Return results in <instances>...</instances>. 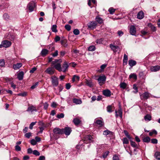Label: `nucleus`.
Instances as JSON below:
<instances>
[{
  "instance_id": "obj_22",
  "label": "nucleus",
  "mask_w": 160,
  "mask_h": 160,
  "mask_svg": "<svg viewBox=\"0 0 160 160\" xmlns=\"http://www.w3.org/2000/svg\"><path fill=\"white\" fill-rule=\"evenodd\" d=\"M128 64L131 67L135 66L136 64V62L135 61L130 60L128 61Z\"/></svg>"
},
{
  "instance_id": "obj_26",
  "label": "nucleus",
  "mask_w": 160,
  "mask_h": 160,
  "mask_svg": "<svg viewBox=\"0 0 160 160\" xmlns=\"http://www.w3.org/2000/svg\"><path fill=\"white\" fill-rule=\"evenodd\" d=\"M48 51L46 49H42L41 52V54L42 56H45L48 53Z\"/></svg>"
},
{
  "instance_id": "obj_16",
  "label": "nucleus",
  "mask_w": 160,
  "mask_h": 160,
  "mask_svg": "<svg viewBox=\"0 0 160 160\" xmlns=\"http://www.w3.org/2000/svg\"><path fill=\"white\" fill-rule=\"evenodd\" d=\"M103 94L106 97H110L111 95V92L109 90H104L103 91Z\"/></svg>"
},
{
  "instance_id": "obj_8",
  "label": "nucleus",
  "mask_w": 160,
  "mask_h": 160,
  "mask_svg": "<svg viewBox=\"0 0 160 160\" xmlns=\"http://www.w3.org/2000/svg\"><path fill=\"white\" fill-rule=\"evenodd\" d=\"M140 96L142 99L146 100L149 97V93L148 92H145L142 94L140 95Z\"/></svg>"
},
{
  "instance_id": "obj_19",
  "label": "nucleus",
  "mask_w": 160,
  "mask_h": 160,
  "mask_svg": "<svg viewBox=\"0 0 160 160\" xmlns=\"http://www.w3.org/2000/svg\"><path fill=\"white\" fill-rule=\"evenodd\" d=\"M54 67L59 72H61L62 71L61 64L60 63H58L54 65Z\"/></svg>"
},
{
  "instance_id": "obj_48",
  "label": "nucleus",
  "mask_w": 160,
  "mask_h": 160,
  "mask_svg": "<svg viewBox=\"0 0 160 160\" xmlns=\"http://www.w3.org/2000/svg\"><path fill=\"white\" fill-rule=\"evenodd\" d=\"M27 95V93L26 92H24L23 93H19L17 94L18 96H22V97H25Z\"/></svg>"
},
{
  "instance_id": "obj_23",
  "label": "nucleus",
  "mask_w": 160,
  "mask_h": 160,
  "mask_svg": "<svg viewBox=\"0 0 160 160\" xmlns=\"http://www.w3.org/2000/svg\"><path fill=\"white\" fill-rule=\"evenodd\" d=\"M130 144H131V146L132 147H133L134 148H137L138 147V144H137L135 142L133 141L131 139H130Z\"/></svg>"
},
{
  "instance_id": "obj_42",
  "label": "nucleus",
  "mask_w": 160,
  "mask_h": 160,
  "mask_svg": "<svg viewBox=\"0 0 160 160\" xmlns=\"http://www.w3.org/2000/svg\"><path fill=\"white\" fill-rule=\"evenodd\" d=\"M124 133L125 135L129 139H131V137H130V135H129V133L126 130H124Z\"/></svg>"
},
{
  "instance_id": "obj_30",
  "label": "nucleus",
  "mask_w": 160,
  "mask_h": 160,
  "mask_svg": "<svg viewBox=\"0 0 160 160\" xmlns=\"http://www.w3.org/2000/svg\"><path fill=\"white\" fill-rule=\"evenodd\" d=\"M155 157L158 160H160V152L159 151L156 152L154 154Z\"/></svg>"
},
{
  "instance_id": "obj_40",
  "label": "nucleus",
  "mask_w": 160,
  "mask_h": 160,
  "mask_svg": "<svg viewBox=\"0 0 160 160\" xmlns=\"http://www.w3.org/2000/svg\"><path fill=\"white\" fill-rule=\"evenodd\" d=\"M3 18L6 20H8L9 18V15L7 13H4L3 15Z\"/></svg>"
},
{
  "instance_id": "obj_28",
  "label": "nucleus",
  "mask_w": 160,
  "mask_h": 160,
  "mask_svg": "<svg viewBox=\"0 0 160 160\" xmlns=\"http://www.w3.org/2000/svg\"><path fill=\"white\" fill-rule=\"evenodd\" d=\"M110 47L112 49L114 52H116L117 51L116 49L119 48L118 46H114L111 44L110 45Z\"/></svg>"
},
{
  "instance_id": "obj_7",
  "label": "nucleus",
  "mask_w": 160,
  "mask_h": 160,
  "mask_svg": "<svg viewBox=\"0 0 160 160\" xmlns=\"http://www.w3.org/2000/svg\"><path fill=\"white\" fill-rule=\"evenodd\" d=\"M1 43L3 45V47L6 48L10 47L12 44L11 42L7 40L2 41Z\"/></svg>"
},
{
  "instance_id": "obj_39",
  "label": "nucleus",
  "mask_w": 160,
  "mask_h": 160,
  "mask_svg": "<svg viewBox=\"0 0 160 160\" xmlns=\"http://www.w3.org/2000/svg\"><path fill=\"white\" fill-rule=\"evenodd\" d=\"M86 83L89 87H92L93 86L92 82L91 81L87 80Z\"/></svg>"
},
{
  "instance_id": "obj_1",
  "label": "nucleus",
  "mask_w": 160,
  "mask_h": 160,
  "mask_svg": "<svg viewBox=\"0 0 160 160\" xmlns=\"http://www.w3.org/2000/svg\"><path fill=\"white\" fill-rule=\"evenodd\" d=\"M93 138L92 136L90 135H88L85 137L81 141L79 144L76 146V148L77 149H82V147L84 146L83 142L84 143H88L93 142Z\"/></svg>"
},
{
  "instance_id": "obj_53",
  "label": "nucleus",
  "mask_w": 160,
  "mask_h": 160,
  "mask_svg": "<svg viewBox=\"0 0 160 160\" xmlns=\"http://www.w3.org/2000/svg\"><path fill=\"white\" fill-rule=\"evenodd\" d=\"M65 29L68 31H69L71 30V27L70 25L68 24H67L65 25Z\"/></svg>"
},
{
  "instance_id": "obj_24",
  "label": "nucleus",
  "mask_w": 160,
  "mask_h": 160,
  "mask_svg": "<svg viewBox=\"0 0 160 160\" xmlns=\"http://www.w3.org/2000/svg\"><path fill=\"white\" fill-rule=\"evenodd\" d=\"M27 111H31V112H32L33 111L36 112L37 111V110L36 109V108L35 107L32 106L29 107L28 108V109L27 110Z\"/></svg>"
},
{
  "instance_id": "obj_17",
  "label": "nucleus",
  "mask_w": 160,
  "mask_h": 160,
  "mask_svg": "<svg viewBox=\"0 0 160 160\" xmlns=\"http://www.w3.org/2000/svg\"><path fill=\"white\" fill-rule=\"evenodd\" d=\"M144 17V14L143 12L141 11L138 12L137 14V18L140 19H142Z\"/></svg>"
},
{
  "instance_id": "obj_59",
  "label": "nucleus",
  "mask_w": 160,
  "mask_h": 160,
  "mask_svg": "<svg viewBox=\"0 0 160 160\" xmlns=\"http://www.w3.org/2000/svg\"><path fill=\"white\" fill-rule=\"evenodd\" d=\"M36 122H32L30 125L29 126V128L30 129H32V128L33 126L35 125V123H36Z\"/></svg>"
},
{
  "instance_id": "obj_10",
  "label": "nucleus",
  "mask_w": 160,
  "mask_h": 160,
  "mask_svg": "<svg viewBox=\"0 0 160 160\" xmlns=\"http://www.w3.org/2000/svg\"><path fill=\"white\" fill-rule=\"evenodd\" d=\"M53 132L55 134H63V131L62 129H60L58 128H55L53 130Z\"/></svg>"
},
{
  "instance_id": "obj_9",
  "label": "nucleus",
  "mask_w": 160,
  "mask_h": 160,
  "mask_svg": "<svg viewBox=\"0 0 160 160\" xmlns=\"http://www.w3.org/2000/svg\"><path fill=\"white\" fill-rule=\"evenodd\" d=\"M97 25V23L95 21L91 22L89 23L88 25L89 28L92 29L95 28Z\"/></svg>"
},
{
  "instance_id": "obj_49",
  "label": "nucleus",
  "mask_w": 160,
  "mask_h": 160,
  "mask_svg": "<svg viewBox=\"0 0 160 160\" xmlns=\"http://www.w3.org/2000/svg\"><path fill=\"white\" fill-rule=\"evenodd\" d=\"M157 131L155 130L152 131V132H150L149 133V135L150 136H152L153 134H157Z\"/></svg>"
},
{
  "instance_id": "obj_52",
  "label": "nucleus",
  "mask_w": 160,
  "mask_h": 160,
  "mask_svg": "<svg viewBox=\"0 0 160 160\" xmlns=\"http://www.w3.org/2000/svg\"><path fill=\"white\" fill-rule=\"evenodd\" d=\"M109 153V152L108 151H107L105 152L102 155V157L103 158H105L108 155Z\"/></svg>"
},
{
  "instance_id": "obj_63",
  "label": "nucleus",
  "mask_w": 160,
  "mask_h": 160,
  "mask_svg": "<svg viewBox=\"0 0 160 160\" xmlns=\"http://www.w3.org/2000/svg\"><path fill=\"white\" fill-rule=\"evenodd\" d=\"M135 139L136 141L138 142H140L141 141L139 137L137 136H135Z\"/></svg>"
},
{
  "instance_id": "obj_2",
  "label": "nucleus",
  "mask_w": 160,
  "mask_h": 160,
  "mask_svg": "<svg viewBox=\"0 0 160 160\" xmlns=\"http://www.w3.org/2000/svg\"><path fill=\"white\" fill-rule=\"evenodd\" d=\"M52 84L54 87L57 86L58 84V79L55 76H52L51 78Z\"/></svg>"
},
{
  "instance_id": "obj_21",
  "label": "nucleus",
  "mask_w": 160,
  "mask_h": 160,
  "mask_svg": "<svg viewBox=\"0 0 160 160\" xmlns=\"http://www.w3.org/2000/svg\"><path fill=\"white\" fill-rule=\"evenodd\" d=\"M24 75L23 72L22 71L20 72L18 75V78L19 80H22Z\"/></svg>"
},
{
  "instance_id": "obj_61",
  "label": "nucleus",
  "mask_w": 160,
  "mask_h": 160,
  "mask_svg": "<svg viewBox=\"0 0 160 160\" xmlns=\"http://www.w3.org/2000/svg\"><path fill=\"white\" fill-rule=\"evenodd\" d=\"M58 50H56L55 52L52 54V56L53 57H55L58 56Z\"/></svg>"
},
{
  "instance_id": "obj_31",
  "label": "nucleus",
  "mask_w": 160,
  "mask_h": 160,
  "mask_svg": "<svg viewBox=\"0 0 160 160\" xmlns=\"http://www.w3.org/2000/svg\"><path fill=\"white\" fill-rule=\"evenodd\" d=\"M142 140L144 142L148 143L150 141V138L149 137H146L144 138Z\"/></svg>"
},
{
  "instance_id": "obj_57",
  "label": "nucleus",
  "mask_w": 160,
  "mask_h": 160,
  "mask_svg": "<svg viewBox=\"0 0 160 160\" xmlns=\"http://www.w3.org/2000/svg\"><path fill=\"white\" fill-rule=\"evenodd\" d=\"M37 143V141L35 140V139H32L31 140V143L33 145H36Z\"/></svg>"
},
{
  "instance_id": "obj_29",
  "label": "nucleus",
  "mask_w": 160,
  "mask_h": 160,
  "mask_svg": "<svg viewBox=\"0 0 160 160\" xmlns=\"http://www.w3.org/2000/svg\"><path fill=\"white\" fill-rule=\"evenodd\" d=\"M73 102L76 104H80L82 102L81 100L76 98H74L73 99Z\"/></svg>"
},
{
  "instance_id": "obj_18",
  "label": "nucleus",
  "mask_w": 160,
  "mask_h": 160,
  "mask_svg": "<svg viewBox=\"0 0 160 160\" xmlns=\"http://www.w3.org/2000/svg\"><path fill=\"white\" fill-rule=\"evenodd\" d=\"M22 65V64L21 63H18L17 64H14L13 66V68L15 70L19 69Z\"/></svg>"
},
{
  "instance_id": "obj_32",
  "label": "nucleus",
  "mask_w": 160,
  "mask_h": 160,
  "mask_svg": "<svg viewBox=\"0 0 160 160\" xmlns=\"http://www.w3.org/2000/svg\"><path fill=\"white\" fill-rule=\"evenodd\" d=\"M96 20L99 23L101 24L102 23L103 20L102 19L99 17H96Z\"/></svg>"
},
{
  "instance_id": "obj_35",
  "label": "nucleus",
  "mask_w": 160,
  "mask_h": 160,
  "mask_svg": "<svg viewBox=\"0 0 160 160\" xmlns=\"http://www.w3.org/2000/svg\"><path fill=\"white\" fill-rule=\"evenodd\" d=\"M151 116L149 114H147L144 116V118L145 120L150 121L151 120Z\"/></svg>"
},
{
  "instance_id": "obj_50",
  "label": "nucleus",
  "mask_w": 160,
  "mask_h": 160,
  "mask_svg": "<svg viewBox=\"0 0 160 160\" xmlns=\"http://www.w3.org/2000/svg\"><path fill=\"white\" fill-rule=\"evenodd\" d=\"M5 65L4 61L3 59L0 60V66L2 67L4 66Z\"/></svg>"
},
{
  "instance_id": "obj_11",
  "label": "nucleus",
  "mask_w": 160,
  "mask_h": 160,
  "mask_svg": "<svg viewBox=\"0 0 160 160\" xmlns=\"http://www.w3.org/2000/svg\"><path fill=\"white\" fill-rule=\"evenodd\" d=\"M115 112L116 113L115 115L116 117H118V116L122 118V110L121 108L120 107V106H119V109L117 111V110H116L115 111Z\"/></svg>"
},
{
  "instance_id": "obj_44",
  "label": "nucleus",
  "mask_w": 160,
  "mask_h": 160,
  "mask_svg": "<svg viewBox=\"0 0 160 160\" xmlns=\"http://www.w3.org/2000/svg\"><path fill=\"white\" fill-rule=\"evenodd\" d=\"M88 50L89 51H94L95 50V47L94 46H90L89 47Z\"/></svg>"
},
{
  "instance_id": "obj_14",
  "label": "nucleus",
  "mask_w": 160,
  "mask_h": 160,
  "mask_svg": "<svg viewBox=\"0 0 160 160\" xmlns=\"http://www.w3.org/2000/svg\"><path fill=\"white\" fill-rule=\"evenodd\" d=\"M69 67L68 65L66 62H65L62 66V71L63 72H65L68 70Z\"/></svg>"
},
{
  "instance_id": "obj_34",
  "label": "nucleus",
  "mask_w": 160,
  "mask_h": 160,
  "mask_svg": "<svg viewBox=\"0 0 160 160\" xmlns=\"http://www.w3.org/2000/svg\"><path fill=\"white\" fill-rule=\"evenodd\" d=\"M73 122L75 125H78L80 123V121L78 118H75L73 120Z\"/></svg>"
},
{
  "instance_id": "obj_55",
  "label": "nucleus",
  "mask_w": 160,
  "mask_h": 160,
  "mask_svg": "<svg viewBox=\"0 0 160 160\" xmlns=\"http://www.w3.org/2000/svg\"><path fill=\"white\" fill-rule=\"evenodd\" d=\"M151 143L153 144H156L158 143V140L156 138L152 139L151 140Z\"/></svg>"
},
{
  "instance_id": "obj_41",
  "label": "nucleus",
  "mask_w": 160,
  "mask_h": 160,
  "mask_svg": "<svg viewBox=\"0 0 160 160\" xmlns=\"http://www.w3.org/2000/svg\"><path fill=\"white\" fill-rule=\"evenodd\" d=\"M130 78H133L136 79L137 78V76L134 73L131 74L129 76Z\"/></svg>"
},
{
  "instance_id": "obj_47",
  "label": "nucleus",
  "mask_w": 160,
  "mask_h": 160,
  "mask_svg": "<svg viewBox=\"0 0 160 160\" xmlns=\"http://www.w3.org/2000/svg\"><path fill=\"white\" fill-rule=\"evenodd\" d=\"M115 11V9H114L112 8H109L108 11L111 14H113Z\"/></svg>"
},
{
  "instance_id": "obj_62",
  "label": "nucleus",
  "mask_w": 160,
  "mask_h": 160,
  "mask_svg": "<svg viewBox=\"0 0 160 160\" xmlns=\"http://www.w3.org/2000/svg\"><path fill=\"white\" fill-rule=\"evenodd\" d=\"M61 61V59H55L54 61H53L52 62V63L53 65H55L56 64V63L58 62L59 61Z\"/></svg>"
},
{
  "instance_id": "obj_12",
  "label": "nucleus",
  "mask_w": 160,
  "mask_h": 160,
  "mask_svg": "<svg viewBox=\"0 0 160 160\" xmlns=\"http://www.w3.org/2000/svg\"><path fill=\"white\" fill-rule=\"evenodd\" d=\"M28 7L30 12H32L35 7V4L34 2L30 3L28 4Z\"/></svg>"
},
{
  "instance_id": "obj_4",
  "label": "nucleus",
  "mask_w": 160,
  "mask_h": 160,
  "mask_svg": "<svg viewBox=\"0 0 160 160\" xmlns=\"http://www.w3.org/2000/svg\"><path fill=\"white\" fill-rule=\"evenodd\" d=\"M63 134H65L66 135H69L70 134L72 130L71 128L69 127H65L64 128L62 129Z\"/></svg>"
},
{
  "instance_id": "obj_60",
  "label": "nucleus",
  "mask_w": 160,
  "mask_h": 160,
  "mask_svg": "<svg viewBox=\"0 0 160 160\" xmlns=\"http://www.w3.org/2000/svg\"><path fill=\"white\" fill-rule=\"evenodd\" d=\"M71 87V86L69 83H67L66 84V88L67 89H69Z\"/></svg>"
},
{
  "instance_id": "obj_13",
  "label": "nucleus",
  "mask_w": 160,
  "mask_h": 160,
  "mask_svg": "<svg viewBox=\"0 0 160 160\" xmlns=\"http://www.w3.org/2000/svg\"><path fill=\"white\" fill-rule=\"evenodd\" d=\"M95 123L96 124V125L99 127H101L103 125V122L101 120H96L95 122Z\"/></svg>"
},
{
  "instance_id": "obj_58",
  "label": "nucleus",
  "mask_w": 160,
  "mask_h": 160,
  "mask_svg": "<svg viewBox=\"0 0 160 160\" xmlns=\"http://www.w3.org/2000/svg\"><path fill=\"white\" fill-rule=\"evenodd\" d=\"M31 136V132L27 133L25 134V137L28 138H29Z\"/></svg>"
},
{
  "instance_id": "obj_15",
  "label": "nucleus",
  "mask_w": 160,
  "mask_h": 160,
  "mask_svg": "<svg viewBox=\"0 0 160 160\" xmlns=\"http://www.w3.org/2000/svg\"><path fill=\"white\" fill-rule=\"evenodd\" d=\"M160 69V66L158 65L152 67L150 68V70L152 72H157L159 71Z\"/></svg>"
},
{
  "instance_id": "obj_20",
  "label": "nucleus",
  "mask_w": 160,
  "mask_h": 160,
  "mask_svg": "<svg viewBox=\"0 0 160 160\" xmlns=\"http://www.w3.org/2000/svg\"><path fill=\"white\" fill-rule=\"evenodd\" d=\"M128 60V57L126 54H124L123 57V65H126L127 64Z\"/></svg>"
},
{
  "instance_id": "obj_36",
  "label": "nucleus",
  "mask_w": 160,
  "mask_h": 160,
  "mask_svg": "<svg viewBox=\"0 0 160 160\" xmlns=\"http://www.w3.org/2000/svg\"><path fill=\"white\" fill-rule=\"evenodd\" d=\"M112 132L108 130H105L103 132V134L105 135H107L108 134H112Z\"/></svg>"
},
{
  "instance_id": "obj_64",
  "label": "nucleus",
  "mask_w": 160,
  "mask_h": 160,
  "mask_svg": "<svg viewBox=\"0 0 160 160\" xmlns=\"http://www.w3.org/2000/svg\"><path fill=\"white\" fill-rule=\"evenodd\" d=\"M55 39V42H57L60 40V38L59 36H57L56 37Z\"/></svg>"
},
{
  "instance_id": "obj_5",
  "label": "nucleus",
  "mask_w": 160,
  "mask_h": 160,
  "mask_svg": "<svg viewBox=\"0 0 160 160\" xmlns=\"http://www.w3.org/2000/svg\"><path fill=\"white\" fill-rule=\"evenodd\" d=\"M45 72L50 75L54 74L55 72V69L53 67H48L45 71Z\"/></svg>"
},
{
  "instance_id": "obj_38",
  "label": "nucleus",
  "mask_w": 160,
  "mask_h": 160,
  "mask_svg": "<svg viewBox=\"0 0 160 160\" xmlns=\"http://www.w3.org/2000/svg\"><path fill=\"white\" fill-rule=\"evenodd\" d=\"M120 86L121 88L124 89L126 87L127 84L124 82L121 83Z\"/></svg>"
},
{
  "instance_id": "obj_56",
  "label": "nucleus",
  "mask_w": 160,
  "mask_h": 160,
  "mask_svg": "<svg viewBox=\"0 0 160 160\" xmlns=\"http://www.w3.org/2000/svg\"><path fill=\"white\" fill-rule=\"evenodd\" d=\"M112 160H119L118 156L115 155L113 156Z\"/></svg>"
},
{
  "instance_id": "obj_37",
  "label": "nucleus",
  "mask_w": 160,
  "mask_h": 160,
  "mask_svg": "<svg viewBox=\"0 0 160 160\" xmlns=\"http://www.w3.org/2000/svg\"><path fill=\"white\" fill-rule=\"evenodd\" d=\"M79 76H76V75H74L72 78V81L73 82H74L76 81H79Z\"/></svg>"
},
{
  "instance_id": "obj_25",
  "label": "nucleus",
  "mask_w": 160,
  "mask_h": 160,
  "mask_svg": "<svg viewBox=\"0 0 160 160\" xmlns=\"http://www.w3.org/2000/svg\"><path fill=\"white\" fill-rule=\"evenodd\" d=\"M28 153H33V154L36 156H39L40 155V153L38 151H28Z\"/></svg>"
},
{
  "instance_id": "obj_46",
  "label": "nucleus",
  "mask_w": 160,
  "mask_h": 160,
  "mask_svg": "<svg viewBox=\"0 0 160 160\" xmlns=\"http://www.w3.org/2000/svg\"><path fill=\"white\" fill-rule=\"evenodd\" d=\"M123 143L124 144H128L129 143V141L127 138H124L123 139Z\"/></svg>"
},
{
  "instance_id": "obj_27",
  "label": "nucleus",
  "mask_w": 160,
  "mask_h": 160,
  "mask_svg": "<svg viewBox=\"0 0 160 160\" xmlns=\"http://www.w3.org/2000/svg\"><path fill=\"white\" fill-rule=\"evenodd\" d=\"M61 43L62 45H63L65 47H67L68 46L67 43V40L65 39L61 40Z\"/></svg>"
},
{
  "instance_id": "obj_6",
  "label": "nucleus",
  "mask_w": 160,
  "mask_h": 160,
  "mask_svg": "<svg viewBox=\"0 0 160 160\" xmlns=\"http://www.w3.org/2000/svg\"><path fill=\"white\" fill-rule=\"evenodd\" d=\"M129 32L132 35H136V30L135 26L131 25L130 26Z\"/></svg>"
},
{
  "instance_id": "obj_45",
  "label": "nucleus",
  "mask_w": 160,
  "mask_h": 160,
  "mask_svg": "<svg viewBox=\"0 0 160 160\" xmlns=\"http://www.w3.org/2000/svg\"><path fill=\"white\" fill-rule=\"evenodd\" d=\"M148 26L150 27L153 31H155L156 30V28L151 23H149L148 24Z\"/></svg>"
},
{
  "instance_id": "obj_51",
  "label": "nucleus",
  "mask_w": 160,
  "mask_h": 160,
  "mask_svg": "<svg viewBox=\"0 0 160 160\" xmlns=\"http://www.w3.org/2000/svg\"><path fill=\"white\" fill-rule=\"evenodd\" d=\"M73 33L75 35H78L79 34L80 32L78 29H75L73 30Z\"/></svg>"
},
{
  "instance_id": "obj_54",
  "label": "nucleus",
  "mask_w": 160,
  "mask_h": 160,
  "mask_svg": "<svg viewBox=\"0 0 160 160\" xmlns=\"http://www.w3.org/2000/svg\"><path fill=\"white\" fill-rule=\"evenodd\" d=\"M64 117V114L62 113H61L60 114H58L57 117L58 118H63Z\"/></svg>"
},
{
  "instance_id": "obj_33",
  "label": "nucleus",
  "mask_w": 160,
  "mask_h": 160,
  "mask_svg": "<svg viewBox=\"0 0 160 160\" xmlns=\"http://www.w3.org/2000/svg\"><path fill=\"white\" fill-rule=\"evenodd\" d=\"M57 26L56 25H53L52 26L51 29L53 32H58V30L57 29Z\"/></svg>"
},
{
  "instance_id": "obj_3",
  "label": "nucleus",
  "mask_w": 160,
  "mask_h": 160,
  "mask_svg": "<svg viewBox=\"0 0 160 160\" xmlns=\"http://www.w3.org/2000/svg\"><path fill=\"white\" fill-rule=\"evenodd\" d=\"M106 80V77L104 75L100 76L98 79L99 83L100 86L102 85L104 83Z\"/></svg>"
},
{
  "instance_id": "obj_43",
  "label": "nucleus",
  "mask_w": 160,
  "mask_h": 160,
  "mask_svg": "<svg viewBox=\"0 0 160 160\" xmlns=\"http://www.w3.org/2000/svg\"><path fill=\"white\" fill-rule=\"evenodd\" d=\"M107 110L108 112H112V107L111 105H109L107 107Z\"/></svg>"
}]
</instances>
